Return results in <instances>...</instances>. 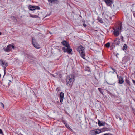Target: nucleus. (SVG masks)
<instances>
[{
  "mask_svg": "<svg viewBox=\"0 0 135 135\" xmlns=\"http://www.w3.org/2000/svg\"><path fill=\"white\" fill-rule=\"evenodd\" d=\"M119 119L120 120H121V118H120Z\"/></svg>",
  "mask_w": 135,
  "mask_h": 135,
  "instance_id": "39",
  "label": "nucleus"
},
{
  "mask_svg": "<svg viewBox=\"0 0 135 135\" xmlns=\"http://www.w3.org/2000/svg\"><path fill=\"white\" fill-rule=\"evenodd\" d=\"M61 43L63 45L65 46H68L70 45L69 43L65 40L63 41Z\"/></svg>",
  "mask_w": 135,
  "mask_h": 135,
  "instance_id": "13",
  "label": "nucleus"
},
{
  "mask_svg": "<svg viewBox=\"0 0 135 135\" xmlns=\"http://www.w3.org/2000/svg\"><path fill=\"white\" fill-rule=\"evenodd\" d=\"M62 50L64 52H67L68 53H71L72 51V49L71 48L70 45L68 46L63 47L62 48Z\"/></svg>",
  "mask_w": 135,
  "mask_h": 135,
  "instance_id": "6",
  "label": "nucleus"
},
{
  "mask_svg": "<svg viewBox=\"0 0 135 135\" xmlns=\"http://www.w3.org/2000/svg\"><path fill=\"white\" fill-rule=\"evenodd\" d=\"M125 81H127V79H125Z\"/></svg>",
  "mask_w": 135,
  "mask_h": 135,
  "instance_id": "41",
  "label": "nucleus"
},
{
  "mask_svg": "<svg viewBox=\"0 0 135 135\" xmlns=\"http://www.w3.org/2000/svg\"><path fill=\"white\" fill-rule=\"evenodd\" d=\"M64 124L65 126L68 129H70V126L66 122L64 123Z\"/></svg>",
  "mask_w": 135,
  "mask_h": 135,
  "instance_id": "19",
  "label": "nucleus"
},
{
  "mask_svg": "<svg viewBox=\"0 0 135 135\" xmlns=\"http://www.w3.org/2000/svg\"><path fill=\"white\" fill-rule=\"evenodd\" d=\"M49 3L53 4H58L59 3V1L58 0H48Z\"/></svg>",
  "mask_w": 135,
  "mask_h": 135,
  "instance_id": "11",
  "label": "nucleus"
},
{
  "mask_svg": "<svg viewBox=\"0 0 135 135\" xmlns=\"http://www.w3.org/2000/svg\"><path fill=\"white\" fill-rule=\"evenodd\" d=\"M98 89L99 91L100 92V93H103V89L100 88H98Z\"/></svg>",
  "mask_w": 135,
  "mask_h": 135,
  "instance_id": "24",
  "label": "nucleus"
},
{
  "mask_svg": "<svg viewBox=\"0 0 135 135\" xmlns=\"http://www.w3.org/2000/svg\"><path fill=\"white\" fill-rule=\"evenodd\" d=\"M14 46L12 44H9L8 45L6 48H4L3 49L5 52H9L11 51L12 49H14Z\"/></svg>",
  "mask_w": 135,
  "mask_h": 135,
  "instance_id": "5",
  "label": "nucleus"
},
{
  "mask_svg": "<svg viewBox=\"0 0 135 135\" xmlns=\"http://www.w3.org/2000/svg\"><path fill=\"white\" fill-rule=\"evenodd\" d=\"M64 96V93H60V101L61 103L63 101Z\"/></svg>",
  "mask_w": 135,
  "mask_h": 135,
  "instance_id": "12",
  "label": "nucleus"
},
{
  "mask_svg": "<svg viewBox=\"0 0 135 135\" xmlns=\"http://www.w3.org/2000/svg\"><path fill=\"white\" fill-rule=\"evenodd\" d=\"M0 104H1V106H2L3 108H4V104H3L1 102L0 103Z\"/></svg>",
  "mask_w": 135,
  "mask_h": 135,
  "instance_id": "28",
  "label": "nucleus"
},
{
  "mask_svg": "<svg viewBox=\"0 0 135 135\" xmlns=\"http://www.w3.org/2000/svg\"><path fill=\"white\" fill-rule=\"evenodd\" d=\"M83 26L84 27H86V25L85 24H83Z\"/></svg>",
  "mask_w": 135,
  "mask_h": 135,
  "instance_id": "31",
  "label": "nucleus"
},
{
  "mask_svg": "<svg viewBox=\"0 0 135 135\" xmlns=\"http://www.w3.org/2000/svg\"><path fill=\"white\" fill-rule=\"evenodd\" d=\"M106 4L109 6H110L112 3V1L110 0H104Z\"/></svg>",
  "mask_w": 135,
  "mask_h": 135,
  "instance_id": "14",
  "label": "nucleus"
},
{
  "mask_svg": "<svg viewBox=\"0 0 135 135\" xmlns=\"http://www.w3.org/2000/svg\"><path fill=\"white\" fill-rule=\"evenodd\" d=\"M118 55H119V54L118 53H117V55H116V57H118L117 56H118Z\"/></svg>",
  "mask_w": 135,
  "mask_h": 135,
  "instance_id": "35",
  "label": "nucleus"
},
{
  "mask_svg": "<svg viewBox=\"0 0 135 135\" xmlns=\"http://www.w3.org/2000/svg\"><path fill=\"white\" fill-rule=\"evenodd\" d=\"M119 82L120 83L122 84L123 82V80L122 78H120L119 79Z\"/></svg>",
  "mask_w": 135,
  "mask_h": 135,
  "instance_id": "21",
  "label": "nucleus"
},
{
  "mask_svg": "<svg viewBox=\"0 0 135 135\" xmlns=\"http://www.w3.org/2000/svg\"><path fill=\"white\" fill-rule=\"evenodd\" d=\"M100 132H101L99 130L96 129L90 131V133L91 135H95L100 133Z\"/></svg>",
  "mask_w": 135,
  "mask_h": 135,
  "instance_id": "7",
  "label": "nucleus"
},
{
  "mask_svg": "<svg viewBox=\"0 0 135 135\" xmlns=\"http://www.w3.org/2000/svg\"><path fill=\"white\" fill-rule=\"evenodd\" d=\"M10 82H11V81L10 80H9Z\"/></svg>",
  "mask_w": 135,
  "mask_h": 135,
  "instance_id": "42",
  "label": "nucleus"
},
{
  "mask_svg": "<svg viewBox=\"0 0 135 135\" xmlns=\"http://www.w3.org/2000/svg\"><path fill=\"white\" fill-rule=\"evenodd\" d=\"M121 39L122 41H124L123 40V37L122 36H121Z\"/></svg>",
  "mask_w": 135,
  "mask_h": 135,
  "instance_id": "29",
  "label": "nucleus"
},
{
  "mask_svg": "<svg viewBox=\"0 0 135 135\" xmlns=\"http://www.w3.org/2000/svg\"><path fill=\"white\" fill-rule=\"evenodd\" d=\"M28 8L30 10H34L36 9H39L40 7L38 6H33L32 5H30L28 7Z\"/></svg>",
  "mask_w": 135,
  "mask_h": 135,
  "instance_id": "9",
  "label": "nucleus"
},
{
  "mask_svg": "<svg viewBox=\"0 0 135 135\" xmlns=\"http://www.w3.org/2000/svg\"><path fill=\"white\" fill-rule=\"evenodd\" d=\"M127 57H124L123 58L122 60L123 62L124 63H126L127 62Z\"/></svg>",
  "mask_w": 135,
  "mask_h": 135,
  "instance_id": "17",
  "label": "nucleus"
},
{
  "mask_svg": "<svg viewBox=\"0 0 135 135\" xmlns=\"http://www.w3.org/2000/svg\"><path fill=\"white\" fill-rule=\"evenodd\" d=\"M127 49V45L125 44L123 47L122 49L125 52H126V49Z\"/></svg>",
  "mask_w": 135,
  "mask_h": 135,
  "instance_id": "18",
  "label": "nucleus"
},
{
  "mask_svg": "<svg viewBox=\"0 0 135 135\" xmlns=\"http://www.w3.org/2000/svg\"><path fill=\"white\" fill-rule=\"evenodd\" d=\"M99 21L101 23H103V20L102 19H98Z\"/></svg>",
  "mask_w": 135,
  "mask_h": 135,
  "instance_id": "25",
  "label": "nucleus"
},
{
  "mask_svg": "<svg viewBox=\"0 0 135 135\" xmlns=\"http://www.w3.org/2000/svg\"><path fill=\"white\" fill-rule=\"evenodd\" d=\"M105 17L106 20L107 21H109V20H111V18L110 17H108V16L106 15H105Z\"/></svg>",
  "mask_w": 135,
  "mask_h": 135,
  "instance_id": "16",
  "label": "nucleus"
},
{
  "mask_svg": "<svg viewBox=\"0 0 135 135\" xmlns=\"http://www.w3.org/2000/svg\"><path fill=\"white\" fill-rule=\"evenodd\" d=\"M112 69L113 70H114V71H115V69H113V68H112ZM114 72H115V71H114Z\"/></svg>",
  "mask_w": 135,
  "mask_h": 135,
  "instance_id": "36",
  "label": "nucleus"
},
{
  "mask_svg": "<svg viewBox=\"0 0 135 135\" xmlns=\"http://www.w3.org/2000/svg\"><path fill=\"white\" fill-rule=\"evenodd\" d=\"M78 51L80 54L81 56L84 59H85V54L84 51V48L82 46H79L77 49Z\"/></svg>",
  "mask_w": 135,
  "mask_h": 135,
  "instance_id": "2",
  "label": "nucleus"
},
{
  "mask_svg": "<svg viewBox=\"0 0 135 135\" xmlns=\"http://www.w3.org/2000/svg\"><path fill=\"white\" fill-rule=\"evenodd\" d=\"M118 55H119V54L118 53H117V55H116V57H118L117 56H118Z\"/></svg>",
  "mask_w": 135,
  "mask_h": 135,
  "instance_id": "34",
  "label": "nucleus"
},
{
  "mask_svg": "<svg viewBox=\"0 0 135 135\" xmlns=\"http://www.w3.org/2000/svg\"><path fill=\"white\" fill-rule=\"evenodd\" d=\"M105 123V122L100 121L99 120L98 122V124L99 126H104Z\"/></svg>",
  "mask_w": 135,
  "mask_h": 135,
  "instance_id": "15",
  "label": "nucleus"
},
{
  "mask_svg": "<svg viewBox=\"0 0 135 135\" xmlns=\"http://www.w3.org/2000/svg\"><path fill=\"white\" fill-rule=\"evenodd\" d=\"M74 80V77L73 75H70L66 77V84L68 86L71 85Z\"/></svg>",
  "mask_w": 135,
  "mask_h": 135,
  "instance_id": "1",
  "label": "nucleus"
},
{
  "mask_svg": "<svg viewBox=\"0 0 135 135\" xmlns=\"http://www.w3.org/2000/svg\"><path fill=\"white\" fill-rule=\"evenodd\" d=\"M2 34V33L1 32H0V35H1Z\"/></svg>",
  "mask_w": 135,
  "mask_h": 135,
  "instance_id": "37",
  "label": "nucleus"
},
{
  "mask_svg": "<svg viewBox=\"0 0 135 135\" xmlns=\"http://www.w3.org/2000/svg\"><path fill=\"white\" fill-rule=\"evenodd\" d=\"M3 133V132L1 129H0V134H1Z\"/></svg>",
  "mask_w": 135,
  "mask_h": 135,
  "instance_id": "30",
  "label": "nucleus"
},
{
  "mask_svg": "<svg viewBox=\"0 0 135 135\" xmlns=\"http://www.w3.org/2000/svg\"><path fill=\"white\" fill-rule=\"evenodd\" d=\"M32 42L34 46L36 48H39L40 46L36 42V40L33 38L32 39Z\"/></svg>",
  "mask_w": 135,
  "mask_h": 135,
  "instance_id": "8",
  "label": "nucleus"
},
{
  "mask_svg": "<svg viewBox=\"0 0 135 135\" xmlns=\"http://www.w3.org/2000/svg\"><path fill=\"white\" fill-rule=\"evenodd\" d=\"M120 43V40L119 38H117L112 43V46H114V45H118Z\"/></svg>",
  "mask_w": 135,
  "mask_h": 135,
  "instance_id": "10",
  "label": "nucleus"
},
{
  "mask_svg": "<svg viewBox=\"0 0 135 135\" xmlns=\"http://www.w3.org/2000/svg\"><path fill=\"white\" fill-rule=\"evenodd\" d=\"M110 45V43L109 42H108L105 44V46L107 48H109Z\"/></svg>",
  "mask_w": 135,
  "mask_h": 135,
  "instance_id": "23",
  "label": "nucleus"
},
{
  "mask_svg": "<svg viewBox=\"0 0 135 135\" xmlns=\"http://www.w3.org/2000/svg\"><path fill=\"white\" fill-rule=\"evenodd\" d=\"M132 81H133V83H134V85H135V80H132Z\"/></svg>",
  "mask_w": 135,
  "mask_h": 135,
  "instance_id": "32",
  "label": "nucleus"
},
{
  "mask_svg": "<svg viewBox=\"0 0 135 135\" xmlns=\"http://www.w3.org/2000/svg\"><path fill=\"white\" fill-rule=\"evenodd\" d=\"M110 130V129H109L108 128H105V129H104V130H103V131H107L108 130Z\"/></svg>",
  "mask_w": 135,
  "mask_h": 135,
  "instance_id": "27",
  "label": "nucleus"
},
{
  "mask_svg": "<svg viewBox=\"0 0 135 135\" xmlns=\"http://www.w3.org/2000/svg\"><path fill=\"white\" fill-rule=\"evenodd\" d=\"M134 17H135V14H134Z\"/></svg>",
  "mask_w": 135,
  "mask_h": 135,
  "instance_id": "38",
  "label": "nucleus"
},
{
  "mask_svg": "<svg viewBox=\"0 0 135 135\" xmlns=\"http://www.w3.org/2000/svg\"><path fill=\"white\" fill-rule=\"evenodd\" d=\"M0 64L4 68V75L5 74L6 68L8 65V64L5 61L1 59L0 60Z\"/></svg>",
  "mask_w": 135,
  "mask_h": 135,
  "instance_id": "3",
  "label": "nucleus"
},
{
  "mask_svg": "<svg viewBox=\"0 0 135 135\" xmlns=\"http://www.w3.org/2000/svg\"><path fill=\"white\" fill-rule=\"evenodd\" d=\"M122 25L120 24L119 26H117L115 29H114V33L116 36H117L119 35V32L122 27Z\"/></svg>",
  "mask_w": 135,
  "mask_h": 135,
  "instance_id": "4",
  "label": "nucleus"
},
{
  "mask_svg": "<svg viewBox=\"0 0 135 135\" xmlns=\"http://www.w3.org/2000/svg\"><path fill=\"white\" fill-rule=\"evenodd\" d=\"M30 16L31 17H32V18H37L38 17V16L36 15H32L30 14Z\"/></svg>",
  "mask_w": 135,
  "mask_h": 135,
  "instance_id": "20",
  "label": "nucleus"
},
{
  "mask_svg": "<svg viewBox=\"0 0 135 135\" xmlns=\"http://www.w3.org/2000/svg\"><path fill=\"white\" fill-rule=\"evenodd\" d=\"M56 91H57V92L59 93H63L61 91L60 88L59 87L58 88L56 89Z\"/></svg>",
  "mask_w": 135,
  "mask_h": 135,
  "instance_id": "22",
  "label": "nucleus"
},
{
  "mask_svg": "<svg viewBox=\"0 0 135 135\" xmlns=\"http://www.w3.org/2000/svg\"><path fill=\"white\" fill-rule=\"evenodd\" d=\"M1 74H0V77H1Z\"/></svg>",
  "mask_w": 135,
  "mask_h": 135,
  "instance_id": "40",
  "label": "nucleus"
},
{
  "mask_svg": "<svg viewBox=\"0 0 135 135\" xmlns=\"http://www.w3.org/2000/svg\"><path fill=\"white\" fill-rule=\"evenodd\" d=\"M11 18L12 19H13V20H16V21H17V20L16 19V18L14 16H12L11 17Z\"/></svg>",
  "mask_w": 135,
  "mask_h": 135,
  "instance_id": "26",
  "label": "nucleus"
},
{
  "mask_svg": "<svg viewBox=\"0 0 135 135\" xmlns=\"http://www.w3.org/2000/svg\"><path fill=\"white\" fill-rule=\"evenodd\" d=\"M102 94H103V93H102Z\"/></svg>",
  "mask_w": 135,
  "mask_h": 135,
  "instance_id": "43",
  "label": "nucleus"
},
{
  "mask_svg": "<svg viewBox=\"0 0 135 135\" xmlns=\"http://www.w3.org/2000/svg\"><path fill=\"white\" fill-rule=\"evenodd\" d=\"M129 81H128L127 80V84H129Z\"/></svg>",
  "mask_w": 135,
  "mask_h": 135,
  "instance_id": "33",
  "label": "nucleus"
}]
</instances>
